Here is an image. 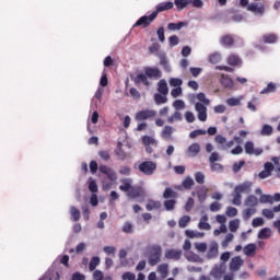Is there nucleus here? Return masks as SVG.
I'll use <instances>...</instances> for the list:
<instances>
[{
    "label": "nucleus",
    "mask_w": 280,
    "mask_h": 280,
    "mask_svg": "<svg viewBox=\"0 0 280 280\" xmlns=\"http://www.w3.org/2000/svg\"><path fill=\"white\" fill-rule=\"evenodd\" d=\"M162 255L163 248H161V245H151L148 250L149 265L158 266V264H161Z\"/></svg>",
    "instance_id": "obj_1"
},
{
    "label": "nucleus",
    "mask_w": 280,
    "mask_h": 280,
    "mask_svg": "<svg viewBox=\"0 0 280 280\" xmlns=\"http://www.w3.org/2000/svg\"><path fill=\"white\" fill-rule=\"evenodd\" d=\"M226 275V264L221 262L215 265L210 272V277L201 276L199 280H222Z\"/></svg>",
    "instance_id": "obj_2"
},
{
    "label": "nucleus",
    "mask_w": 280,
    "mask_h": 280,
    "mask_svg": "<svg viewBox=\"0 0 280 280\" xmlns=\"http://www.w3.org/2000/svg\"><path fill=\"white\" fill-rule=\"evenodd\" d=\"M214 141L215 143H218V145H220L221 150H231V148H233L235 143H237L238 145L242 143V138L235 136L232 140L226 141V138L224 136L217 135Z\"/></svg>",
    "instance_id": "obj_3"
},
{
    "label": "nucleus",
    "mask_w": 280,
    "mask_h": 280,
    "mask_svg": "<svg viewBox=\"0 0 280 280\" xmlns=\"http://www.w3.org/2000/svg\"><path fill=\"white\" fill-rule=\"evenodd\" d=\"M138 170H140L145 176H152V174L156 172V163L152 161L141 162Z\"/></svg>",
    "instance_id": "obj_4"
},
{
    "label": "nucleus",
    "mask_w": 280,
    "mask_h": 280,
    "mask_svg": "<svg viewBox=\"0 0 280 280\" xmlns=\"http://www.w3.org/2000/svg\"><path fill=\"white\" fill-rule=\"evenodd\" d=\"M156 20V13H151L150 15L141 16L135 24L133 27H150L152 23Z\"/></svg>",
    "instance_id": "obj_5"
},
{
    "label": "nucleus",
    "mask_w": 280,
    "mask_h": 280,
    "mask_svg": "<svg viewBox=\"0 0 280 280\" xmlns=\"http://www.w3.org/2000/svg\"><path fill=\"white\" fill-rule=\"evenodd\" d=\"M154 117H156V110L142 109L136 114L135 119H136V121H145L148 119H154Z\"/></svg>",
    "instance_id": "obj_6"
},
{
    "label": "nucleus",
    "mask_w": 280,
    "mask_h": 280,
    "mask_svg": "<svg viewBox=\"0 0 280 280\" xmlns=\"http://www.w3.org/2000/svg\"><path fill=\"white\" fill-rule=\"evenodd\" d=\"M127 196L131 200H137V198H144L145 190L141 186H131V189H129V192H127Z\"/></svg>",
    "instance_id": "obj_7"
},
{
    "label": "nucleus",
    "mask_w": 280,
    "mask_h": 280,
    "mask_svg": "<svg viewBox=\"0 0 280 280\" xmlns=\"http://www.w3.org/2000/svg\"><path fill=\"white\" fill-rule=\"evenodd\" d=\"M173 9H174V2L172 1L161 2L155 7V10L153 11V13H155V18H158L160 12H167V10H173Z\"/></svg>",
    "instance_id": "obj_8"
},
{
    "label": "nucleus",
    "mask_w": 280,
    "mask_h": 280,
    "mask_svg": "<svg viewBox=\"0 0 280 280\" xmlns=\"http://www.w3.org/2000/svg\"><path fill=\"white\" fill-rule=\"evenodd\" d=\"M176 131V129H174V127L170 126V125H166L161 133H160V137L162 139H164V141H172L174 138H173V135L174 132Z\"/></svg>",
    "instance_id": "obj_9"
},
{
    "label": "nucleus",
    "mask_w": 280,
    "mask_h": 280,
    "mask_svg": "<svg viewBox=\"0 0 280 280\" xmlns=\"http://www.w3.org/2000/svg\"><path fill=\"white\" fill-rule=\"evenodd\" d=\"M195 109L198 113L197 117L199 121H207V106L202 103H196Z\"/></svg>",
    "instance_id": "obj_10"
},
{
    "label": "nucleus",
    "mask_w": 280,
    "mask_h": 280,
    "mask_svg": "<svg viewBox=\"0 0 280 280\" xmlns=\"http://www.w3.org/2000/svg\"><path fill=\"white\" fill-rule=\"evenodd\" d=\"M242 266H244V260L240 256L233 257L230 261L231 272H237Z\"/></svg>",
    "instance_id": "obj_11"
},
{
    "label": "nucleus",
    "mask_w": 280,
    "mask_h": 280,
    "mask_svg": "<svg viewBox=\"0 0 280 280\" xmlns=\"http://www.w3.org/2000/svg\"><path fill=\"white\" fill-rule=\"evenodd\" d=\"M244 148L247 154H255V156L264 154V149H255V143H253V141H247Z\"/></svg>",
    "instance_id": "obj_12"
},
{
    "label": "nucleus",
    "mask_w": 280,
    "mask_h": 280,
    "mask_svg": "<svg viewBox=\"0 0 280 280\" xmlns=\"http://www.w3.org/2000/svg\"><path fill=\"white\" fill-rule=\"evenodd\" d=\"M98 170L101 174H104L105 176H107L109 180H117V174L115 173V171H113V168L106 165H101Z\"/></svg>",
    "instance_id": "obj_13"
},
{
    "label": "nucleus",
    "mask_w": 280,
    "mask_h": 280,
    "mask_svg": "<svg viewBox=\"0 0 280 280\" xmlns=\"http://www.w3.org/2000/svg\"><path fill=\"white\" fill-rule=\"evenodd\" d=\"M165 257L166 259H174L175 261H178L180 257H183V250L180 249H166L165 250Z\"/></svg>",
    "instance_id": "obj_14"
},
{
    "label": "nucleus",
    "mask_w": 280,
    "mask_h": 280,
    "mask_svg": "<svg viewBox=\"0 0 280 280\" xmlns=\"http://www.w3.org/2000/svg\"><path fill=\"white\" fill-rule=\"evenodd\" d=\"M252 187H253L252 182H245L243 184L235 186L234 190L238 194H250Z\"/></svg>",
    "instance_id": "obj_15"
},
{
    "label": "nucleus",
    "mask_w": 280,
    "mask_h": 280,
    "mask_svg": "<svg viewBox=\"0 0 280 280\" xmlns=\"http://www.w3.org/2000/svg\"><path fill=\"white\" fill-rule=\"evenodd\" d=\"M144 73L147 78H154L155 80H159V78H163V73L159 68H145Z\"/></svg>",
    "instance_id": "obj_16"
},
{
    "label": "nucleus",
    "mask_w": 280,
    "mask_h": 280,
    "mask_svg": "<svg viewBox=\"0 0 280 280\" xmlns=\"http://www.w3.org/2000/svg\"><path fill=\"white\" fill-rule=\"evenodd\" d=\"M218 253H219V246L217 242H211L209 245V249L207 253V258L208 259H215V257H218Z\"/></svg>",
    "instance_id": "obj_17"
},
{
    "label": "nucleus",
    "mask_w": 280,
    "mask_h": 280,
    "mask_svg": "<svg viewBox=\"0 0 280 280\" xmlns=\"http://www.w3.org/2000/svg\"><path fill=\"white\" fill-rule=\"evenodd\" d=\"M186 154L190 159L196 158L197 154H200V144L198 143L190 144L186 151Z\"/></svg>",
    "instance_id": "obj_18"
},
{
    "label": "nucleus",
    "mask_w": 280,
    "mask_h": 280,
    "mask_svg": "<svg viewBox=\"0 0 280 280\" xmlns=\"http://www.w3.org/2000/svg\"><path fill=\"white\" fill-rule=\"evenodd\" d=\"M120 183V191H125V194H128L132 189V178H122Z\"/></svg>",
    "instance_id": "obj_19"
},
{
    "label": "nucleus",
    "mask_w": 280,
    "mask_h": 280,
    "mask_svg": "<svg viewBox=\"0 0 280 280\" xmlns=\"http://www.w3.org/2000/svg\"><path fill=\"white\" fill-rule=\"evenodd\" d=\"M148 75L144 73H140L136 75L133 79L135 84H143L144 86H150V81L148 80Z\"/></svg>",
    "instance_id": "obj_20"
},
{
    "label": "nucleus",
    "mask_w": 280,
    "mask_h": 280,
    "mask_svg": "<svg viewBox=\"0 0 280 280\" xmlns=\"http://www.w3.org/2000/svg\"><path fill=\"white\" fill-rule=\"evenodd\" d=\"M158 91L161 95H168L170 88H167V81L165 79H161L158 83Z\"/></svg>",
    "instance_id": "obj_21"
},
{
    "label": "nucleus",
    "mask_w": 280,
    "mask_h": 280,
    "mask_svg": "<svg viewBox=\"0 0 280 280\" xmlns=\"http://www.w3.org/2000/svg\"><path fill=\"white\" fill-rule=\"evenodd\" d=\"M209 194V188L201 186L197 189V198L199 202H205L207 200V195Z\"/></svg>",
    "instance_id": "obj_22"
},
{
    "label": "nucleus",
    "mask_w": 280,
    "mask_h": 280,
    "mask_svg": "<svg viewBox=\"0 0 280 280\" xmlns=\"http://www.w3.org/2000/svg\"><path fill=\"white\" fill-rule=\"evenodd\" d=\"M220 43L223 47H231L235 44V39L233 38V35H223Z\"/></svg>",
    "instance_id": "obj_23"
},
{
    "label": "nucleus",
    "mask_w": 280,
    "mask_h": 280,
    "mask_svg": "<svg viewBox=\"0 0 280 280\" xmlns=\"http://www.w3.org/2000/svg\"><path fill=\"white\" fill-rule=\"evenodd\" d=\"M142 143L144 147L151 145L152 148H159V141L150 136L142 137Z\"/></svg>",
    "instance_id": "obj_24"
},
{
    "label": "nucleus",
    "mask_w": 280,
    "mask_h": 280,
    "mask_svg": "<svg viewBox=\"0 0 280 280\" xmlns=\"http://www.w3.org/2000/svg\"><path fill=\"white\" fill-rule=\"evenodd\" d=\"M258 203H259V200L254 195H249L244 202L245 207L254 208V209H256Z\"/></svg>",
    "instance_id": "obj_25"
},
{
    "label": "nucleus",
    "mask_w": 280,
    "mask_h": 280,
    "mask_svg": "<svg viewBox=\"0 0 280 280\" xmlns=\"http://www.w3.org/2000/svg\"><path fill=\"white\" fill-rule=\"evenodd\" d=\"M279 40V37L275 33L266 34L262 36V42L267 45H272Z\"/></svg>",
    "instance_id": "obj_26"
},
{
    "label": "nucleus",
    "mask_w": 280,
    "mask_h": 280,
    "mask_svg": "<svg viewBox=\"0 0 280 280\" xmlns=\"http://www.w3.org/2000/svg\"><path fill=\"white\" fill-rule=\"evenodd\" d=\"M221 84L222 86H224V89H233L234 86L233 79H231V77L225 74L221 75Z\"/></svg>",
    "instance_id": "obj_27"
},
{
    "label": "nucleus",
    "mask_w": 280,
    "mask_h": 280,
    "mask_svg": "<svg viewBox=\"0 0 280 280\" xmlns=\"http://www.w3.org/2000/svg\"><path fill=\"white\" fill-rule=\"evenodd\" d=\"M247 9L249 10V12H256V14H264L265 12V7L264 4H257V3H250L248 4Z\"/></svg>",
    "instance_id": "obj_28"
},
{
    "label": "nucleus",
    "mask_w": 280,
    "mask_h": 280,
    "mask_svg": "<svg viewBox=\"0 0 280 280\" xmlns=\"http://www.w3.org/2000/svg\"><path fill=\"white\" fill-rule=\"evenodd\" d=\"M272 237V230L270 228L261 229L258 233V240H270Z\"/></svg>",
    "instance_id": "obj_29"
},
{
    "label": "nucleus",
    "mask_w": 280,
    "mask_h": 280,
    "mask_svg": "<svg viewBox=\"0 0 280 280\" xmlns=\"http://www.w3.org/2000/svg\"><path fill=\"white\" fill-rule=\"evenodd\" d=\"M183 27H187V22H178V23H168L167 30L170 32H176L183 30Z\"/></svg>",
    "instance_id": "obj_30"
},
{
    "label": "nucleus",
    "mask_w": 280,
    "mask_h": 280,
    "mask_svg": "<svg viewBox=\"0 0 280 280\" xmlns=\"http://www.w3.org/2000/svg\"><path fill=\"white\" fill-rule=\"evenodd\" d=\"M192 0H175L174 4L176 5V9L178 12H182V10H185L186 7L191 4Z\"/></svg>",
    "instance_id": "obj_31"
},
{
    "label": "nucleus",
    "mask_w": 280,
    "mask_h": 280,
    "mask_svg": "<svg viewBox=\"0 0 280 280\" xmlns=\"http://www.w3.org/2000/svg\"><path fill=\"white\" fill-rule=\"evenodd\" d=\"M228 65H230V67H237L238 65H242V59H240V56L237 55H230L228 58Z\"/></svg>",
    "instance_id": "obj_32"
},
{
    "label": "nucleus",
    "mask_w": 280,
    "mask_h": 280,
    "mask_svg": "<svg viewBox=\"0 0 280 280\" xmlns=\"http://www.w3.org/2000/svg\"><path fill=\"white\" fill-rule=\"evenodd\" d=\"M154 102L158 106H161V104H167V95L156 93L154 94Z\"/></svg>",
    "instance_id": "obj_33"
},
{
    "label": "nucleus",
    "mask_w": 280,
    "mask_h": 280,
    "mask_svg": "<svg viewBox=\"0 0 280 280\" xmlns=\"http://www.w3.org/2000/svg\"><path fill=\"white\" fill-rule=\"evenodd\" d=\"M122 145L124 144L121 142H118L117 149L115 150V154H116V156H118L119 161H125V159L127 156L126 152H124V149H121Z\"/></svg>",
    "instance_id": "obj_34"
},
{
    "label": "nucleus",
    "mask_w": 280,
    "mask_h": 280,
    "mask_svg": "<svg viewBox=\"0 0 280 280\" xmlns=\"http://www.w3.org/2000/svg\"><path fill=\"white\" fill-rule=\"evenodd\" d=\"M257 213V208H246L243 211V220H250L252 215H255Z\"/></svg>",
    "instance_id": "obj_35"
},
{
    "label": "nucleus",
    "mask_w": 280,
    "mask_h": 280,
    "mask_svg": "<svg viewBox=\"0 0 280 280\" xmlns=\"http://www.w3.org/2000/svg\"><path fill=\"white\" fill-rule=\"evenodd\" d=\"M277 92V84L270 82L261 92L260 95H266L268 93H276Z\"/></svg>",
    "instance_id": "obj_36"
},
{
    "label": "nucleus",
    "mask_w": 280,
    "mask_h": 280,
    "mask_svg": "<svg viewBox=\"0 0 280 280\" xmlns=\"http://www.w3.org/2000/svg\"><path fill=\"white\" fill-rule=\"evenodd\" d=\"M147 211H154V209H161V201L150 200L145 206Z\"/></svg>",
    "instance_id": "obj_37"
},
{
    "label": "nucleus",
    "mask_w": 280,
    "mask_h": 280,
    "mask_svg": "<svg viewBox=\"0 0 280 280\" xmlns=\"http://www.w3.org/2000/svg\"><path fill=\"white\" fill-rule=\"evenodd\" d=\"M158 272H160L161 277L165 279L167 277V273L170 272V267L167 264H162L158 267Z\"/></svg>",
    "instance_id": "obj_38"
},
{
    "label": "nucleus",
    "mask_w": 280,
    "mask_h": 280,
    "mask_svg": "<svg viewBox=\"0 0 280 280\" xmlns=\"http://www.w3.org/2000/svg\"><path fill=\"white\" fill-rule=\"evenodd\" d=\"M256 252H257V245H255L253 243H250L244 247V253L247 256L255 255Z\"/></svg>",
    "instance_id": "obj_39"
},
{
    "label": "nucleus",
    "mask_w": 280,
    "mask_h": 280,
    "mask_svg": "<svg viewBox=\"0 0 280 280\" xmlns=\"http://www.w3.org/2000/svg\"><path fill=\"white\" fill-rule=\"evenodd\" d=\"M194 185H196V183L194 182V178L191 177H186L183 183H182V187H184V189H191V187H194Z\"/></svg>",
    "instance_id": "obj_40"
},
{
    "label": "nucleus",
    "mask_w": 280,
    "mask_h": 280,
    "mask_svg": "<svg viewBox=\"0 0 280 280\" xmlns=\"http://www.w3.org/2000/svg\"><path fill=\"white\" fill-rule=\"evenodd\" d=\"M168 124H174V121H183V114L175 112L172 116L167 118Z\"/></svg>",
    "instance_id": "obj_41"
},
{
    "label": "nucleus",
    "mask_w": 280,
    "mask_h": 280,
    "mask_svg": "<svg viewBox=\"0 0 280 280\" xmlns=\"http://www.w3.org/2000/svg\"><path fill=\"white\" fill-rule=\"evenodd\" d=\"M189 222H191V218L189 215L182 217L178 221L179 229H185Z\"/></svg>",
    "instance_id": "obj_42"
},
{
    "label": "nucleus",
    "mask_w": 280,
    "mask_h": 280,
    "mask_svg": "<svg viewBox=\"0 0 280 280\" xmlns=\"http://www.w3.org/2000/svg\"><path fill=\"white\" fill-rule=\"evenodd\" d=\"M122 233L131 234L135 233V229L132 226V223L130 221L125 222L121 229Z\"/></svg>",
    "instance_id": "obj_43"
},
{
    "label": "nucleus",
    "mask_w": 280,
    "mask_h": 280,
    "mask_svg": "<svg viewBox=\"0 0 280 280\" xmlns=\"http://www.w3.org/2000/svg\"><path fill=\"white\" fill-rule=\"evenodd\" d=\"M177 194L176 191H174V189L172 188H165L164 194H163V198H165L166 200L170 198H176Z\"/></svg>",
    "instance_id": "obj_44"
},
{
    "label": "nucleus",
    "mask_w": 280,
    "mask_h": 280,
    "mask_svg": "<svg viewBox=\"0 0 280 280\" xmlns=\"http://www.w3.org/2000/svg\"><path fill=\"white\" fill-rule=\"evenodd\" d=\"M97 266H100V257L94 256L89 265V269L91 272H93V270H95V268H97Z\"/></svg>",
    "instance_id": "obj_45"
},
{
    "label": "nucleus",
    "mask_w": 280,
    "mask_h": 280,
    "mask_svg": "<svg viewBox=\"0 0 280 280\" xmlns=\"http://www.w3.org/2000/svg\"><path fill=\"white\" fill-rule=\"evenodd\" d=\"M71 218L73 219V222H78L80 220V210L75 207L70 208Z\"/></svg>",
    "instance_id": "obj_46"
},
{
    "label": "nucleus",
    "mask_w": 280,
    "mask_h": 280,
    "mask_svg": "<svg viewBox=\"0 0 280 280\" xmlns=\"http://www.w3.org/2000/svg\"><path fill=\"white\" fill-rule=\"evenodd\" d=\"M160 65L164 68L165 71H172V68H170V63H167V58H165V55H162L160 57Z\"/></svg>",
    "instance_id": "obj_47"
},
{
    "label": "nucleus",
    "mask_w": 280,
    "mask_h": 280,
    "mask_svg": "<svg viewBox=\"0 0 280 280\" xmlns=\"http://www.w3.org/2000/svg\"><path fill=\"white\" fill-rule=\"evenodd\" d=\"M232 205H235V207H240L242 205V194L234 190V198L232 200Z\"/></svg>",
    "instance_id": "obj_48"
},
{
    "label": "nucleus",
    "mask_w": 280,
    "mask_h": 280,
    "mask_svg": "<svg viewBox=\"0 0 280 280\" xmlns=\"http://www.w3.org/2000/svg\"><path fill=\"white\" fill-rule=\"evenodd\" d=\"M164 207L166 211H174V207H176V200L170 199L164 201Z\"/></svg>",
    "instance_id": "obj_49"
},
{
    "label": "nucleus",
    "mask_w": 280,
    "mask_h": 280,
    "mask_svg": "<svg viewBox=\"0 0 280 280\" xmlns=\"http://www.w3.org/2000/svg\"><path fill=\"white\" fill-rule=\"evenodd\" d=\"M203 135H207V130L197 129V130H194L189 133V138L190 139H196V137H200V136H203Z\"/></svg>",
    "instance_id": "obj_50"
},
{
    "label": "nucleus",
    "mask_w": 280,
    "mask_h": 280,
    "mask_svg": "<svg viewBox=\"0 0 280 280\" xmlns=\"http://www.w3.org/2000/svg\"><path fill=\"white\" fill-rule=\"evenodd\" d=\"M220 60H222V56L218 52H214L209 57V62H211V65H218Z\"/></svg>",
    "instance_id": "obj_51"
},
{
    "label": "nucleus",
    "mask_w": 280,
    "mask_h": 280,
    "mask_svg": "<svg viewBox=\"0 0 280 280\" xmlns=\"http://www.w3.org/2000/svg\"><path fill=\"white\" fill-rule=\"evenodd\" d=\"M237 229H240V221H238V219L230 221V231H231V233L237 232Z\"/></svg>",
    "instance_id": "obj_52"
},
{
    "label": "nucleus",
    "mask_w": 280,
    "mask_h": 280,
    "mask_svg": "<svg viewBox=\"0 0 280 280\" xmlns=\"http://www.w3.org/2000/svg\"><path fill=\"white\" fill-rule=\"evenodd\" d=\"M156 34L160 43H165V28L163 26L158 28Z\"/></svg>",
    "instance_id": "obj_53"
},
{
    "label": "nucleus",
    "mask_w": 280,
    "mask_h": 280,
    "mask_svg": "<svg viewBox=\"0 0 280 280\" xmlns=\"http://www.w3.org/2000/svg\"><path fill=\"white\" fill-rule=\"evenodd\" d=\"M195 180L198 185H205V174H202V172H197L195 174Z\"/></svg>",
    "instance_id": "obj_54"
},
{
    "label": "nucleus",
    "mask_w": 280,
    "mask_h": 280,
    "mask_svg": "<svg viewBox=\"0 0 280 280\" xmlns=\"http://www.w3.org/2000/svg\"><path fill=\"white\" fill-rule=\"evenodd\" d=\"M261 135L265 137H269V135H272V126L270 125L262 126Z\"/></svg>",
    "instance_id": "obj_55"
},
{
    "label": "nucleus",
    "mask_w": 280,
    "mask_h": 280,
    "mask_svg": "<svg viewBox=\"0 0 280 280\" xmlns=\"http://www.w3.org/2000/svg\"><path fill=\"white\" fill-rule=\"evenodd\" d=\"M225 213H226L228 218H235V215H237V208L228 207Z\"/></svg>",
    "instance_id": "obj_56"
},
{
    "label": "nucleus",
    "mask_w": 280,
    "mask_h": 280,
    "mask_svg": "<svg viewBox=\"0 0 280 280\" xmlns=\"http://www.w3.org/2000/svg\"><path fill=\"white\" fill-rule=\"evenodd\" d=\"M262 215L268 220H272L275 218V210L271 209H262Z\"/></svg>",
    "instance_id": "obj_57"
},
{
    "label": "nucleus",
    "mask_w": 280,
    "mask_h": 280,
    "mask_svg": "<svg viewBox=\"0 0 280 280\" xmlns=\"http://www.w3.org/2000/svg\"><path fill=\"white\" fill-rule=\"evenodd\" d=\"M168 43L171 47H176V45L180 43V39L178 38V36L172 35L171 37H168Z\"/></svg>",
    "instance_id": "obj_58"
},
{
    "label": "nucleus",
    "mask_w": 280,
    "mask_h": 280,
    "mask_svg": "<svg viewBox=\"0 0 280 280\" xmlns=\"http://www.w3.org/2000/svg\"><path fill=\"white\" fill-rule=\"evenodd\" d=\"M170 84H171V86H175L176 89H178V88H180L183 85V80L176 79V78H172L170 80Z\"/></svg>",
    "instance_id": "obj_59"
},
{
    "label": "nucleus",
    "mask_w": 280,
    "mask_h": 280,
    "mask_svg": "<svg viewBox=\"0 0 280 280\" xmlns=\"http://www.w3.org/2000/svg\"><path fill=\"white\" fill-rule=\"evenodd\" d=\"M252 225L254 226V229H257L259 226H264V219L262 218L253 219Z\"/></svg>",
    "instance_id": "obj_60"
},
{
    "label": "nucleus",
    "mask_w": 280,
    "mask_h": 280,
    "mask_svg": "<svg viewBox=\"0 0 280 280\" xmlns=\"http://www.w3.org/2000/svg\"><path fill=\"white\" fill-rule=\"evenodd\" d=\"M89 189H90V191H91L92 194H97V191H98L97 182L91 180V182L89 183Z\"/></svg>",
    "instance_id": "obj_61"
},
{
    "label": "nucleus",
    "mask_w": 280,
    "mask_h": 280,
    "mask_svg": "<svg viewBox=\"0 0 280 280\" xmlns=\"http://www.w3.org/2000/svg\"><path fill=\"white\" fill-rule=\"evenodd\" d=\"M121 279L122 280H136L137 277L135 276V273L127 271V272L122 273Z\"/></svg>",
    "instance_id": "obj_62"
},
{
    "label": "nucleus",
    "mask_w": 280,
    "mask_h": 280,
    "mask_svg": "<svg viewBox=\"0 0 280 280\" xmlns=\"http://www.w3.org/2000/svg\"><path fill=\"white\" fill-rule=\"evenodd\" d=\"M228 106H240L241 102L238 98L232 97L226 101Z\"/></svg>",
    "instance_id": "obj_63"
},
{
    "label": "nucleus",
    "mask_w": 280,
    "mask_h": 280,
    "mask_svg": "<svg viewBox=\"0 0 280 280\" xmlns=\"http://www.w3.org/2000/svg\"><path fill=\"white\" fill-rule=\"evenodd\" d=\"M93 280H104V272L95 270L93 273Z\"/></svg>",
    "instance_id": "obj_64"
}]
</instances>
